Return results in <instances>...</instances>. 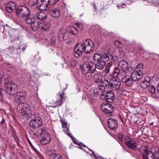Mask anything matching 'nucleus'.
Returning <instances> with one entry per match:
<instances>
[{"instance_id":"obj_48","label":"nucleus","mask_w":159,"mask_h":159,"mask_svg":"<svg viewBox=\"0 0 159 159\" xmlns=\"http://www.w3.org/2000/svg\"><path fill=\"white\" fill-rule=\"evenodd\" d=\"M115 44L118 48L120 47L121 46V42L118 40H116L115 41Z\"/></svg>"},{"instance_id":"obj_12","label":"nucleus","mask_w":159,"mask_h":159,"mask_svg":"<svg viewBox=\"0 0 159 159\" xmlns=\"http://www.w3.org/2000/svg\"><path fill=\"white\" fill-rule=\"evenodd\" d=\"M83 44L81 43H77L74 49V53L73 55L76 58H78L82 56L83 52H84Z\"/></svg>"},{"instance_id":"obj_17","label":"nucleus","mask_w":159,"mask_h":159,"mask_svg":"<svg viewBox=\"0 0 159 159\" xmlns=\"http://www.w3.org/2000/svg\"><path fill=\"white\" fill-rule=\"evenodd\" d=\"M16 96L14 97L15 101L17 103L24 102L25 98V95L22 92L20 91L17 92L16 93Z\"/></svg>"},{"instance_id":"obj_56","label":"nucleus","mask_w":159,"mask_h":159,"mask_svg":"<svg viewBox=\"0 0 159 159\" xmlns=\"http://www.w3.org/2000/svg\"><path fill=\"white\" fill-rule=\"evenodd\" d=\"M78 144V145H79L81 146H83L84 147H85L86 146L85 145H84L83 144L81 143H80L79 144Z\"/></svg>"},{"instance_id":"obj_53","label":"nucleus","mask_w":159,"mask_h":159,"mask_svg":"<svg viewBox=\"0 0 159 159\" xmlns=\"http://www.w3.org/2000/svg\"><path fill=\"white\" fill-rule=\"evenodd\" d=\"M89 151H91L92 152V154L95 157V159H98V157H96L95 154H94L93 151H92V150H91L90 149H89Z\"/></svg>"},{"instance_id":"obj_45","label":"nucleus","mask_w":159,"mask_h":159,"mask_svg":"<svg viewBox=\"0 0 159 159\" xmlns=\"http://www.w3.org/2000/svg\"><path fill=\"white\" fill-rule=\"evenodd\" d=\"M9 50L10 51L12 54H13L17 51V49L16 48H15L13 46H10L9 48Z\"/></svg>"},{"instance_id":"obj_40","label":"nucleus","mask_w":159,"mask_h":159,"mask_svg":"<svg viewBox=\"0 0 159 159\" xmlns=\"http://www.w3.org/2000/svg\"><path fill=\"white\" fill-rule=\"evenodd\" d=\"M101 82L102 83V84L105 86V87L106 88L108 86H110V83L107 80H104L102 81Z\"/></svg>"},{"instance_id":"obj_51","label":"nucleus","mask_w":159,"mask_h":159,"mask_svg":"<svg viewBox=\"0 0 159 159\" xmlns=\"http://www.w3.org/2000/svg\"><path fill=\"white\" fill-rule=\"evenodd\" d=\"M28 143H29V144H30V146L34 150H36V149H35V148H34V146H33V145H32V144L31 143V142H30V140H28Z\"/></svg>"},{"instance_id":"obj_25","label":"nucleus","mask_w":159,"mask_h":159,"mask_svg":"<svg viewBox=\"0 0 159 159\" xmlns=\"http://www.w3.org/2000/svg\"><path fill=\"white\" fill-rule=\"evenodd\" d=\"M67 123L65 122H62V126L64 132L71 138H72V136L70 133L69 128L67 126Z\"/></svg>"},{"instance_id":"obj_55","label":"nucleus","mask_w":159,"mask_h":159,"mask_svg":"<svg viewBox=\"0 0 159 159\" xmlns=\"http://www.w3.org/2000/svg\"><path fill=\"white\" fill-rule=\"evenodd\" d=\"M33 75L34 77H36V78L37 77L39 76L38 74L36 73H34V74Z\"/></svg>"},{"instance_id":"obj_31","label":"nucleus","mask_w":159,"mask_h":159,"mask_svg":"<svg viewBox=\"0 0 159 159\" xmlns=\"http://www.w3.org/2000/svg\"><path fill=\"white\" fill-rule=\"evenodd\" d=\"M50 159H63L61 155L56 153H51L49 154Z\"/></svg>"},{"instance_id":"obj_60","label":"nucleus","mask_w":159,"mask_h":159,"mask_svg":"<svg viewBox=\"0 0 159 159\" xmlns=\"http://www.w3.org/2000/svg\"><path fill=\"white\" fill-rule=\"evenodd\" d=\"M119 51L120 52H123V50L122 51V49L121 48H120V49H119Z\"/></svg>"},{"instance_id":"obj_18","label":"nucleus","mask_w":159,"mask_h":159,"mask_svg":"<svg viewBox=\"0 0 159 159\" xmlns=\"http://www.w3.org/2000/svg\"><path fill=\"white\" fill-rule=\"evenodd\" d=\"M43 135V136H42L40 142L42 144L46 145L50 141L51 136L48 133L46 132Z\"/></svg>"},{"instance_id":"obj_33","label":"nucleus","mask_w":159,"mask_h":159,"mask_svg":"<svg viewBox=\"0 0 159 159\" xmlns=\"http://www.w3.org/2000/svg\"><path fill=\"white\" fill-rule=\"evenodd\" d=\"M97 62V64H95L96 67L97 69L100 70H102L106 65V62L104 61H101Z\"/></svg>"},{"instance_id":"obj_62","label":"nucleus","mask_w":159,"mask_h":159,"mask_svg":"<svg viewBox=\"0 0 159 159\" xmlns=\"http://www.w3.org/2000/svg\"><path fill=\"white\" fill-rule=\"evenodd\" d=\"M96 5H95V11H96Z\"/></svg>"},{"instance_id":"obj_27","label":"nucleus","mask_w":159,"mask_h":159,"mask_svg":"<svg viewBox=\"0 0 159 159\" xmlns=\"http://www.w3.org/2000/svg\"><path fill=\"white\" fill-rule=\"evenodd\" d=\"M148 91L152 94V96L154 98H157L159 97V95L157 93V95L154 94L156 92L155 88L152 85H150L148 87Z\"/></svg>"},{"instance_id":"obj_8","label":"nucleus","mask_w":159,"mask_h":159,"mask_svg":"<svg viewBox=\"0 0 159 159\" xmlns=\"http://www.w3.org/2000/svg\"><path fill=\"white\" fill-rule=\"evenodd\" d=\"M28 3L30 6L36 5L38 8L41 10H45L48 6L46 3H44L43 0H30Z\"/></svg>"},{"instance_id":"obj_64","label":"nucleus","mask_w":159,"mask_h":159,"mask_svg":"<svg viewBox=\"0 0 159 159\" xmlns=\"http://www.w3.org/2000/svg\"><path fill=\"white\" fill-rule=\"evenodd\" d=\"M1 93V89H0V93Z\"/></svg>"},{"instance_id":"obj_4","label":"nucleus","mask_w":159,"mask_h":159,"mask_svg":"<svg viewBox=\"0 0 159 159\" xmlns=\"http://www.w3.org/2000/svg\"><path fill=\"white\" fill-rule=\"evenodd\" d=\"M17 16L21 17H26L30 15V11L29 9L24 6H19L16 8V11Z\"/></svg>"},{"instance_id":"obj_63","label":"nucleus","mask_w":159,"mask_h":159,"mask_svg":"<svg viewBox=\"0 0 159 159\" xmlns=\"http://www.w3.org/2000/svg\"><path fill=\"white\" fill-rule=\"evenodd\" d=\"M74 143H75V144H77V142H74Z\"/></svg>"},{"instance_id":"obj_38","label":"nucleus","mask_w":159,"mask_h":159,"mask_svg":"<svg viewBox=\"0 0 159 159\" xmlns=\"http://www.w3.org/2000/svg\"><path fill=\"white\" fill-rule=\"evenodd\" d=\"M45 130L42 128L39 129L37 130L36 131V134L37 136H40L43 135L45 132Z\"/></svg>"},{"instance_id":"obj_42","label":"nucleus","mask_w":159,"mask_h":159,"mask_svg":"<svg viewBox=\"0 0 159 159\" xmlns=\"http://www.w3.org/2000/svg\"><path fill=\"white\" fill-rule=\"evenodd\" d=\"M8 6L10 7L11 9H14V10L16 8V4L15 3L12 2H9L7 4Z\"/></svg>"},{"instance_id":"obj_5","label":"nucleus","mask_w":159,"mask_h":159,"mask_svg":"<svg viewBox=\"0 0 159 159\" xmlns=\"http://www.w3.org/2000/svg\"><path fill=\"white\" fill-rule=\"evenodd\" d=\"M84 52L88 54L93 52L94 48V45L93 42L89 39H86L83 42Z\"/></svg>"},{"instance_id":"obj_14","label":"nucleus","mask_w":159,"mask_h":159,"mask_svg":"<svg viewBox=\"0 0 159 159\" xmlns=\"http://www.w3.org/2000/svg\"><path fill=\"white\" fill-rule=\"evenodd\" d=\"M107 126L111 130L116 129L118 127V123L117 121L113 118H110L107 120Z\"/></svg>"},{"instance_id":"obj_15","label":"nucleus","mask_w":159,"mask_h":159,"mask_svg":"<svg viewBox=\"0 0 159 159\" xmlns=\"http://www.w3.org/2000/svg\"><path fill=\"white\" fill-rule=\"evenodd\" d=\"M121 81L127 87L132 86L134 82L131 75H126L122 79Z\"/></svg>"},{"instance_id":"obj_29","label":"nucleus","mask_w":159,"mask_h":159,"mask_svg":"<svg viewBox=\"0 0 159 159\" xmlns=\"http://www.w3.org/2000/svg\"><path fill=\"white\" fill-rule=\"evenodd\" d=\"M25 19V22L27 24L30 25L36 20L34 16L33 15H29Z\"/></svg>"},{"instance_id":"obj_61","label":"nucleus","mask_w":159,"mask_h":159,"mask_svg":"<svg viewBox=\"0 0 159 159\" xmlns=\"http://www.w3.org/2000/svg\"><path fill=\"white\" fill-rule=\"evenodd\" d=\"M32 66H34V65L35 64H34L33 63H32L31 64Z\"/></svg>"},{"instance_id":"obj_32","label":"nucleus","mask_w":159,"mask_h":159,"mask_svg":"<svg viewBox=\"0 0 159 159\" xmlns=\"http://www.w3.org/2000/svg\"><path fill=\"white\" fill-rule=\"evenodd\" d=\"M40 23L38 22L36 20L32 24L30 25V27L34 31H36L40 28Z\"/></svg>"},{"instance_id":"obj_16","label":"nucleus","mask_w":159,"mask_h":159,"mask_svg":"<svg viewBox=\"0 0 159 159\" xmlns=\"http://www.w3.org/2000/svg\"><path fill=\"white\" fill-rule=\"evenodd\" d=\"M126 144L130 148L135 149L137 147V144L135 142L129 138L128 136L124 139Z\"/></svg>"},{"instance_id":"obj_36","label":"nucleus","mask_w":159,"mask_h":159,"mask_svg":"<svg viewBox=\"0 0 159 159\" xmlns=\"http://www.w3.org/2000/svg\"><path fill=\"white\" fill-rule=\"evenodd\" d=\"M59 0H43V1L44 3L48 4H50L51 5H53L56 4Z\"/></svg>"},{"instance_id":"obj_11","label":"nucleus","mask_w":159,"mask_h":159,"mask_svg":"<svg viewBox=\"0 0 159 159\" xmlns=\"http://www.w3.org/2000/svg\"><path fill=\"white\" fill-rule=\"evenodd\" d=\"M102 110L108 116L111 115L113 111V107L109 103H102L101 106Z\"/></svg>"},{"instance_id":"obj_20","label":"nucleus","mask_w":159,"mask_h":159,"mask_svg":"<svg viewBox=\"0 0 159 159\" xmlns=\"http://www.w3.org/2000/svg\"><path fill=\"white\" fill-rule=\"evenodd\" d=\"M39 25L40 28H41L43 31H48L51 27L50 23L47 21L40 23Z\"/></svg>"},{"instance_id":"obj_1","label":"nucleus","mask_w":159,"mask_h":159,"mask_svg":"<svg viewBox=\"0 0 159 159\" xmlns=\"http://www.w3.org/2000/svg\"><path fill=\"white\" fill-rule=\"evenodd\" d=\"M17 111L21 118L23 119L24 121H27L28 118L32 115L29 106L26 102L20 103L17 107Z\"/></svg>"},{"instance_id":"obj_39","label":"nucleus","mask_w":159,"mask_h":159,"mask_svg":"<svg viewBox=\"0 0 159 159\" xmlns=\"http://www.w3.org/2000/svg\"><path fill=\"white\" fill-rule=\"evenodd\" d=\"M70 33L72 34L75 35L78 33V30L76 28L72 27L70 29Z\"/></svg>"},{"instance_id":"obj_35","label":"nucleus","mask_w":159,"mask_h":159,"mask_svg":"<svg viewBox=\"0 0 159 159\" xmlns=\"http://www.w3.org/2000/svg\"><path fill=\"white\" fill-rule=\"evenodd\" d=\"M82 71L84 74H85L89 72L88 66L87 64H84L83 65L82 69Z\"/></svg>"},{"instance_id":"obj_50","label":"nucleus","mask_w":159,"mask_h":159,"mask_svg":"<svg viewBox=\"0 0 159 159\" xmlns=\"http://www.w3.org/2000/svg\"><path fill=\"white\" fill-rule=\"evenodd\" d=\"M125 7V4L123 3L122 4L119 5H117V7H118V8H124Z\"/></svg>"},{"instance_id":"obj_49","label":"nucleus","mask_w":159,"mask_h":159,"mask_svg":"<svg viewBox=\"0 0 159 159\" xmlns=\"http://www.w3.org/2000/svg\"><path fill=\"white\" fill-rule=\"evenodd\" d=\"M112 65H109L108 66V68H107V73H108L111 69V67L112 66Z\"/></svg>"},{"instance_id":"obj_46","label":"nucleus","mask_w":159,"mask_h":159,"mask_svg":"<svg viewBox=\"0 0 159 159\" xmlns=\"http://www.w3.org/2000/svg\"><path fill=\"white\" fill-rule=\"evenodd\" d=\"M5 9L7 12H11L14 10V9H11L10 7L8 6L7 4L5 7Z\"/></svg>"},{"instance_id":"obj_19","label":"nucleus","mask_w":159,"mask_h":159,"mask_svg":"<svg viewBox=\"0 0 159 159\" xmlns=\"http://www.w3.org/2000/svg\"><path fill=\"white\" fill-rule=\"evenodd\" d=\"M151 80V78L149 76L145 77L144 78V80L142 81L140 83V87L143 89L148 88L150 85V82Z\"/></svg>"},{"instance_id":"obj_34","label":"nucleus","mask_w":159,"mask_h":159,"mask_svg":"<svg viewBox=\"0 0 159 159\" xmlns=\"http://www.w3.org/2000/svg\"><path fill=\"white\" fill-rule=\"evenodd\" d=\"M60 11L58 9H54L51 10V14L53 17H58L60 16Z\"/></svg>"},{"instance_id":"obj_10","label":"nucleus","mask_w":159,"mask_h":159,"mask_svg":"<svg viewBox=\"0 0 159 159\" xmlns=\"http://www.w3.org/2000/svg\"><path fill=\"white\" fill-rule=\"evenodd\" d=\"M29 125L31 127L35 129L43 125V122L40 117H35L31 120Z\"/></svg>"},{"instance_id":"obj_57","label":"nucleus","mask_w":159,"mask_h":159,"mask_svg":"<svg viewBox=\"0 0 159 159\" xmlns=\"http://www.w3.org/2000/svg\"><path fill=\"white\" fill-rule=\"evenodd\" d=\"M157 90L158 92H159V82L157 87Z\"/></svg>"},{"instance_id":"obj_3","label":"nucleus","mask_w":159,"mask_h":159,"mask_svg":"<svg viewBox=\"0 0 159 159\" xmlns=\"http://www.w3.org/2000/svg\"><path fill=\"white\" fill-rule=\"evenodd\" d=\"M4 84L6 91L9 95H13L17 92V85L14 82L8 80V79L7 78L4 79Z\"/></svg>"},{"instance_id":"obj_9","label":"nucleus","mask_w":159,"mask_h":159,"mask_svg":"<svg viewBox=\"0 0 159 159\" xmlns=\"http://www.w3.org/2000/svg\"><path fill=\"white\" fill-rule=\"evenodd\" d=\"M111 76L113 78L110 80V88L112 90H116L119 89L121 85V81L119 79L120 78L114 77L112 75Z\"/></svg>"},{"instance_id":"obj_28","label":"nucleus","mask_w":159,"mask_h":159,"mask_svg":"<svg viewBox=\"0 0 159 159\" xmlns=\"http://www.w3.org/2000/svg\"><path fill=\"white\" fill-rule=\"evenodd\" d=\"M102 55L100 52L95 53L93 57V60L95 62H98L102 60Z\"/></svg>"},{"instance_id":"obj_37","label":"nucleus","mask_w":159,"mask_h":159,"mask_svg":"<svg viewBox=\"0 0 159 159\" xmlns=\"http://www.w3.org/2000/svg\"><path fill=\"white\" fill-rule=\"evenodd\" d=\"M65 62L67 63L68 65H70L72 66H74L76 64V61L74 60L73 59H69V61H66V60H65Z\"/></svg>"},{"instance_id":"obj_30","label":"nucleus","mask_w":159,"mask_h":159,"mask_svg":"<svg viewBox=\"0 0 159 159\" xmlns=\"http://www.w3.org/2000/svg\"><path fill=\"white\" fill-rule=\"evenodd\" d=\"M87 65L88 66L89 72L91 73H94L97 68L95 64L93 62H89Z\"/></svg>"},{"instance_id":"obj_23","label":"nucleus","mask_w":159,"mask_h":159,"mask_svg":"<svg viewBox=\"0 0 159 159\" xmlns=\"http://www.w3.org/2000/svg\"><path fill=\"white\" fill-rule=\"evenodd\" d=\"M92 80L94 83H101L102 81V76L100 74L95 73L93 76Z\"/></svg>"},{"instance_id":"obj_54","label":"nucleus","mask_w":159,"mask_h":159,"mask_svg":"<svg viewBox=\"0 0 159 159\" xmlns=\"http://www.w3.org/2000/svg\"><path fill=\"white\" fill-rule=\"evenodd\" d=\"M138 67H139L140 69L141 68L143 69V65L142 64H140L138 65Z\"/></svg>"},{"instance_id":"obj_41","label":"nucleus","mask_w":159,"mask_h":159,"mask_svg":"<svg viewBox=\"0 0 159 159\" xmlns=\"http://www.w3.org/2000/svg\"><path fill=\"white\" fill-rule=\"evenodd\" d=\"M126 136H125L124 135L121 133H120L118 135V138L119 140L121 142H124L125 141V139L126 138Z\"/></svg>"},{"instance_id":"obj_7","label":"nucleus","mask_w":159,"mask_h":159,"mask_svg":"<svg viewBox=\"0 0 159 159\" xmlns=\"http://www.w3.org/2000/svg\"><path fill=\"white\" fill-rule=\"evenodd\" d=\"M147 148L146 147L143 154V159H159V152H156L154 153L148 150Z\"/></svg>"},{"instance_id":"obj_2","label":"nucleus","mask_w":159,"mask_h":159,"mask_svg":"<svg viewBox=\"0 0 159 159\" xmlns=\"http://www.w3.org/2000/svg\"><path fill=\"white\" fill-rule=\"evenodd\" d=\"M119 65L121 69L117 67L114 68L112 73L114 77L121 78L126 75L129 71V65L126 61L123 60L120 61Z\"/></svg>"},{"instance_id":"obj_47","label":"nucleus","mask_w":159,"mask_h":159,"mask_svg":"<svg viewBox=\"0 0 159 159\" xmlns=\"http://www.w3.org/2000/svg\"><path fill=\"white\" fill-rule=\"evenodd\" d=\"M93 93L95 96H97L99 95L100 94L99 90L98 89L94 90Z\"/></svg>"},{"instance_id":"obj_24","label":"nucleus","mask_w":159,"mask_h":159,"mask_svg":"<svg viewBox=\"0 0 159 159\" xmlns=\"http://www.w3.org/2000/svg\"><path fill=\"white\" fill-rule=\"evenodd\" d=\"M47 16L46 13L41 11L36 13V17L37 19L39 20H43L46 19Z\"/></svg>"},{"instance_id":"obj_21","label":"nucleus","mask_w":159,"mask_h":159,"mask_svg":"<svg viewBox=\"0 0 159 159\" xmlns=\"http://www.w3.org/2000/svg\"><path fill=\"white\" fill-rule=\"evenodd\" d=\"M63 93L60 94L58 97V99L55 102V106H53L54 107H56L57 106H60L63 103V99L64 98L63 97Z\"/></svg>"},{"instance_id":"obj_13","label":"nucleus","mask_w":159,"mask_h":159,"mask_svg":"<svg viewBox=\"0 0 159 159\" xmlns=\"http://www.w3.org/2000/svg\"><path fill=\"white\" fill-rule=\"evenodd\" d=\"M131 76L133 80L135 82L141 79L143 77V74L141 70H139L132 72Z\"/></svg>"},{"instance_id":"obj_22","label":"nucleus","mask_w":159,"mask_h":159,"mask_svg":"<svg viewBox=\"0 0 159 159\" xmlns=\"http://www.w3.org/2000/svg\"><path fill=\"white\" fill-rule=\"evenodd\" d=\"M66 31L65 29L63 28H61L59 30L58 34V39L60 41L65 40L64 35Z\"/></svg>"},{"instance_id":"obj_6","label":"nucleus","mask_w":159,"mask_h":159,"mask_svg":"<svg viewBox=\"0 0 159 159\" xmlns=\"http://www.w3.org/2000/svg\"><path fill=\"white\" fill-rule=\"evenodd\" d=\"M100 98L102 101L111 102L114 99L115 95L112 91L109 90L101 93Z\"/></svg>"},{"instance_id":"obj_52","label":"nucleus","mask_w":159,"mask_h":159,"mask_svg":"<svg viewBox=\"0 0 159 159\" xmlns=\"http://www.w3.org/2000/svg\"><path fill=\"white\" fill-rule=\"evenodd\" d=\"M5 120L2 117V119L1 121V122L0 123V126L2 125L4 123H5Z\"/></svg>"},{"instance_id":"obj_43","label":"nucleus","mask_w":159,"mask_h":159,"mask_svg":"<svg viewBox=\"0 0 159 159\" xmlns=\"http://www.w3.org/2000/svg\"><path fill=\"white\" fill-rule=\"evenodd\" d=\"M98 89L99 90L102 91L101 93L106 91V88L105 87V86L102 85V84L99 85Z\"/></svg>"},{"instance_id":"obj_26","label":"nucleus","mask_w":159,"mask_h":159,"mask_svg":"<svg viewBox=\"0 0 159 159\" xmlns=\"http://www.w3.org/2000/svg\"><path fill=\"white\" fill-rule=\"evenodd\" d=\"M113 59V56L108 53H105L102 55V60L104 61L105 62L109 61H111Z\"/></svg>"},{"instance_id":"obj_59","label":"nucleus","mask_w":159,"mask_h":159,"mask_svg":"<svg viewBox=\"0 0 159 159\" xmlns=\"http://www.w3.org/2000/svg\"><path fill=\"white\" fill-rule=\"evenodd\" d=\"M25 49V47H23L22 48V50L23 51H24Z\"/></svg>"},{"instance_id":"obj_44","label":"nucleus","mask_w":159,"mask_h":159,"mask_svg":"<svg viewBox=\"0 0 159 159\" xmlns=\"http://www.w3.org/2000/svg\"><path fill=\"white\" fill-rule=\"evenodd\" d=\"M91 73L89 72V73L84 74L85 75V78L86 80H91L92 77Z\"/></svg>"},{"instance_id":"obj_58","label":"nucleus","mask_w":159,"mask_h":159,"mask_svg":"<svg viewBox=\"0 0 159 159\" xmlns=\"http://www.w3.org/2000/svg\"><path fill=\"white\" fill-rule=\"evenodd\" d=\"M76 24L77 25L78 27H80V25H81V24L80 23H76Z\"/></svg>"}]
</instances>
